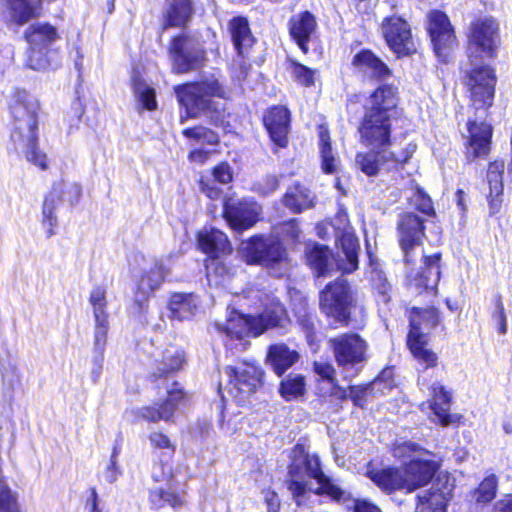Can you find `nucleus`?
<instances>
[{
  "mask_svg": "<svg viewBox=\"0 0 512 512\" xmlns=\"http://www.w3.org/2000/svg\"><path fill=\"white\" fill-rule=\"evenodd\" d=\"M504 162L494 161L489 164L487 172V181L489 184V212L494 215L500 211L503 195V173Z\"/></svg>",
  "mask_w": 512,
  "mask_h": 512,
  "instance_id": "30",
  "label": "nucleus"
},
{
  "mask_svg": "<svg viewBox=\"0 0 512 512\" xmlns=\"http://www.w3.org/2000/svg\"><path fill=\"white\" fill-rule=\"evenodd\" d=\"M175 93L186 111V116L180 117L181 123L187 118H196L204 114L210 118L211 123L218 125L223 109L220 103L212 98H224L226 91L215 75L205 76L199 82L177 86Z\"/></svg>",
  "mask_w": 512,
  "mask_h": 512,
  "instance_id": "3",
  "label": "nucleus"
},
{
  "mask_svg": "<svg viewBox=\"0 0 512 512\" xmlns=\"http://www.w3.org/2000/svg\"><path fill=\"white\" fill-rule=\"evenodd\" d=\"M52 188H58L61 191V202L66 201L70 204V206L78 203L82 189L81 186L77 183H55Z\"/></svg>",
  "mask_w": 512,
  "mask_h": 512,
  "instance_id": "55",
  "label": "nucleus"
},
{
  "mask_svg": "<svg viewBox=\"0 0 512 512\" xmlns=\"http://www.w3.org/2000/svg\"><path fill=\"white\" fill-rule=\"evenodd\" d=\"M10 109L13 117L11 140L22 141L26 137L31 141L38 131L39 101L27 91L17 90Z\"/></svg>",
  "mask_w": 512,
  "mask_h": 512,
  "instance_id": "6",
  "label": "nucleus"
},
{
  "mask_svg": "<svg viewBox=\"0 0 512 512\" xmlns=\"http://www.w3.org/2000/svg\"><path fill=\"white\" fill-rule=\"evenodd\" d=\"M166 25L183 27L193 15L191 0H166Z\"/></svg>",
  "mask_w": 512,
  "mask_h": 512,
  "instance_id": "39",
  "label": "nucleus"
},
{
  "mask_svg": "<svg viewBox=\"0 0 512 512\" xmlns=\"http://www.w3.org/2000/svg\"><path fill=\"white\" fill-rule=\"evenodd\" d=\"M170 273V266L164 260H155L145 267L136 284L135 302L145 303L161 286L165 277Z\"/></svg>",
  "mask_w": 512,
  "mask_h": 512,
  "instance_id": "21",
  "label": "nucleus"
},
{
  "mask_svg": "<svg viewBox=\"0 0 512 512\" xmlns=\"http://www.w3.org/2000/svg\"><path fill=\"white\" fill-rule=\"evenodd\" d=\"M492 317L498 325L499 333L505 334L507 332V319H506L503 303L501 302L500 299L497 300L496 310L493 313Z\"/></svg>",
  "mask_w": 512,
  "mask_h": 512,
  "instance_id": "63",
  "label": "nucleus"
},
{
  "mask_svg": "<svg viewBox=\"0 0 512 512\" xmlns=\"http://www.w3.org/2000/svg\"><path fill=\"white\" fill-rule=\"evenodd\" d=\"M483 58L470 61V68H465V84L468 87L471 100L476 109L487 108L492 105L496 76L489 66L481 63Z\"/></svg>",
  "mask_w": 512,
  "mask_h": 512,
  "instance_id": "12",
  "label": "nucleus"
},
{
  "mask_svg": "<svg viewBox=\"0 0 512 512\" xmlns=\"http://www.w3.org/2000/svg\"><path fill=\"white\" fill-rule=\"evenodd\" d=\"M370 479L383 491L406 490L402 470L386 468L376 472H370Z\"/></svg>",
  "mask_w": 512,
  "mask_h": 512,
  "instance_id": "42",
  "label": "nucleus"
},
{
  "mask_svg": "<svg viewBox=\"0 0 512 512\" xmlns=\"http://www.w3.org/2000/svg\"><path fill=\"white\" fill-rule=\"evenodd\" d=\"M412 206L425 215L431 216L434 214V208L431 198L417 185L412 189V194L409 196Z\"/></svg>",
  "mask_w": 512,
  "mask_h": 512,
  "instance_id": "53",
  "label": "nucleus"
},
{
  "mask_svg": "<svg viewBox=\"0 0 512 512\" xmlns=\"http://www.w3.org/2000/svg\"><path fill=\"white\" fill-rule=\"evenodd\" d=\"M409 159L408 152L396 153L388 147H381L370 148L367 152H358L355 163L361 172L372 177L397 169Z\"/></svg>",
  "mask_w": 512,
  "mask_h": 512,
  "instance_id": "14",
  "label": "nucleus"
},
{
  "mask_svg": "<svg viewBox=\"0 0 512 512\" xmlns=\"http://www.w3.org/2000/svg\"><path fill=\"white\" fill-rule=\"evenodd\" d=\"M427 30L435 54L440 61L447 62L451 51L457 46L449 17L440 10H432L427 16Z\"/></svg>",
  "mask_w": 512,
  "mask_h": 512,
  "instance_id": "15",
  "label": "nucleus"
},
{
  "mask_svg": "<svg viewBox=\"0 0 512 512\" xmlns=\"http://www.w3.org/2000/svg\"><path fill=\"white\" fill-rule=\"evenodd\" d=\"M197 307L198 299L193 293H173L168 302L169 317L179 321L190 319Z\"/></svg>",
  "mask_w": 512,
  "mask_h": 512,
  "instance_id": "33",
  "label": "nucleus"
},
{
  "mask_svg": "<svg viewBox=\"0 0 512 512\" xmlns=\"http://www.w3.org/2000/svg\"><path fill=\"white\" fill-rule=\"evenodd\" d=\"M224 373L228 378L225 390L239 404H244L263 383V371L254 362L242 361L235 366H227Z\"/></svg>",
  "mask_w": 512,
  "mask_h": 512,
  "instance_id": "8",
  "label": "nucleus"
},
{
  "mask_svg": "<svg viewBox=\"0 0 512 512\" xmlns=\"http://www.w3.org/2000/svg\"><path fill=\"white\" fill-rule=\"evenodd\" d=\"M319 146L322 159V170L325 173H334L336 171L337 160L333 154L329 133L323 128H321L319 133Z\"/></svg>",
  "mask_w": 512,
  "mask_h": 512,
  "instance_id": "46",
  "label": "nucleus"
},
{
  "mask_svg": "<svg viewBox=\"0 0 512 512\" xmlns=\"http://www.w3.org/2000/svg\"><path fill=\"white\" fill-rule=\"evenodd\" d=\"M313 369L314 372L323 380H327L329 383L335 382L336 371L332 364L328 362L316 361L313 364Z\"/></svg>",
  "mask_w": 512,
  "mask_h": 512,
  "instance_id": "60",
  "label": "nucleus"
},
{
  "mask_svg": "<svg viewBox=\"0 0 512 512\" xmlns=\"http://www.w3.org/2000/svg\"><path fill=\"white\" fill-rule=\"evenodd\" d=\"M397 233L405 261L410 263L412 262V252L420 245L424 235L423 219L412 212H403L399 215Z\"/></svg>",
  "mask_w": 512,
  "mask_h": 512,
  "instance_id": "20",
  "label": "nucleus"
},
{
  "mask_svg": "<svg viewBox=\"0 0 512 512\" xmlns=\"http://www.w3.org/2000/svg\"><path fill=\"white\" fill-rule=\"evenodd\" d=\"M229 31L238 55L245 57L254 44L249 22L244 17H235L229 22Z\"/></svg>",
  "mask_w": 512,
  "mask_h": 512,
  "instance_id": "32",
  "label": "nucleus"
},
{
  "mask_svg": "<svg viewBox=\"0 0 512 512\" xmlns=\"http://www.w3.org/2000/svg\"><path fill=\"white\" fill-rule=\"evenodd\" d=\"M439 321V312L434 307L413 308L411 310L407 345L414 358L426 369L437 365V354L427 348V335L431 329L438 325Z\"/></svg>",
  "mask_w": 512,
  "mask_h": 512,
  "instance_id": "4",
  "label": "nucleus"
},
{
  "mask_svg": "<svg viewBox=\"0 0 512 512\" xmlns=\"http://www.w3.org/2000/svg\"><path fill=\"white\" fill-rule=\"evenodd\" d=\"M89 303L94 317V351L98 355L96 362L101 368V361L105 351L109 320L107 312L106 290L102 286L94 287L89 295Z\"/></svg>",
  "mask_w": 512,
  "mask_h": 512,
  "instance_id": "17",
  "label": "nucleus"
},
{
  "mask_svg": "<svg viewBox=\"0 0 512 512\" xmlns=\"http://www.w3.org/2000/svg\"><path fill=\"white\" fill-rule=\"evenodd\" d=\"M263 121L271 140L279 147H285L290 124L288 109L283 106H275L267 111Z\"/></svg>",
  "mask_w": 512,
  "mask_h": 512,
  "instance_id": "28",
  "label": "nucleus"
},
{
  "mask_svg": "<svg viewBox=\"0 0 512 512\" xmlns=\"http://www.w3.org/2000/svg\"><path fill=\"white\" fill-rule=\"evenodd\" d=\"M241 251L248 263L265 266L275 277L283 276L288 269L286 251L275 240H265L255 236L242 242Z\"/></svg>",
  "mask_w": 512,
  "mask_h": 512,
  "instance_id": "5",
  "label": "nucleus"
},
{
  "mask_svg": "<svg viewBox=\"0 0 512 512\" xmlns=\"http://www.w3.org/2000/svg\"><path fill=\"white\" fill-rule=\"evenodd\" d=\"M261 206L250 199L227 198L223 204V215L229 225L235 230H245L252 227L258 220Z\"/></svg>",
  "mask_w": 512,
  "mask_h": 512,
  "instance_id": "19",
  "label": "nucleus"
},
{
  "mask_svg": "<svg viewBox=\"0 0 512 512\" xmlns=\"http://www.w3.org/2000/svg\"><path fill=\"white\" fill-rule=\"evenodd\" d=\"M396 105V90L392 86H380L372 93L358 129L364 146L390 148L391 117Z\"/></svg>",
  "mask_w": 512,
  "mask_h": 512,
  "instance_id": "2",
  "label": "nucleus"
},
{
  "mask_svg": "<svg viewBox=\"0 0 512 512\" xmlns=\"http://www.w3.org/2000/svg\"><path fill=\"white\" fill-rule=\"evenodd\" d=\"M133 90L135 97L144 109L152 111L156 109L157 102L155 91L139 78H133Z\"/></svg>",
  "mask_w": 512,
  "mask_h": 512,
  "instance_id": "49",
  "label": "nucleus"
},
{
  "mask_svg": "<svg viewBox=\"0 0 512 512\" xmlns=\"http://www.w3.org/2000/svg\"><path fill=\"white\" fill-rule=\"evenodd\" d=\"M371 282L373 289L377 294L378 303L387 305L390 301L391 285L387 281L384 273L378 270H374L371 273Z\"/></svg>",
  "mask_w": 512,
  "mask_h": 512,
  "instance_id": "51",
  "label": "nucleus"
},
{
  "mask_svg": "<svg viewBox=\"0 0 512 512\" xmlns=\"http://www.w3.org/2000/svg\"><path fill=\"white\" fill-rule=\"evenodd\" d=\"M305 256L307 265L316 277H326L334 271H340V263L328 246L319 243L309 244Z\"/></svg>",
  "mask_w": 512,
  "mask_h": 512,
  "instance_id": "24",
  "label": "nucleus"
},
{
  "mask_svg": "<svg viewBox=\"0 0 512 512\" xmlns=\"http://www.w3.org/2000/svg\"><path fill=\"white\" fill-rule=\"evenodd\" d=\"M25 38L29 44L27 66L33 70L45 69V51L57 39L56 29L47 23L32 24L25 31Z\"/></svg>",
  "mask_w": 512,
  "mask_h": 512,
  "instance_id": "16",
  "label": "nucleus"
},
{
  "mask_svg": "<svg viewBox=\"0 0 512 512\" xmlns=\"http://www.w3.org/2000/svg\"><path fill=\"white\" fill-rule=\"evenodd\" d=\"M17 149H21L26 159L39 167L41 170L48 168L47 156L37 146L38 134L33 135V139L24 137L22 141H12Z\"/></svg>",
  "mask_w": 512,
  "mask_h": 512,
  "instance_id": "44",
  "label": "nucleus"
},
{
  "mask_svg": "<svg viewBox=\"0 0 512 512\" xmlns=\"http://www.w3.org/2000/svg\"><path fill=\"white\" fill-rule=\"evenodd\" d=\"M280 395L286 400L291 401L302 396L305 392V378L300 374H290L281 381Z\"/></svg>",
  "mask_w": 512,
  "mask_h": 512,
  "instance_id": "45",
  "label": "nucleus"
},
{
  "mask_svg": "<svg viewBox=\"0 0 512 512\" xmlns=\"http://www.w3.org/2000/svg\"><path fill=\"white\" fill-rule=\"evenodd\" d=\"M182 134L189 140H193L200 144H217L219 141L218 135L209 128L203 126H196L193 128H186Z\"/></svg>",
  "mask_w": 512,
  "mask_h": 512,
  "instance_id": "50",
  "label": "nucleus"
},
{
  "mask_svg": "<svg viewBox=\"0 0 512 512\" xmlns=\"http://www.w3.org/2000/svg\"><path fill=\"white\" fill-rule=\"evenodd\" d=\"M289 34L296 42L303 53L309 51L308 43L314 37L317 30V21L315 16L309 11L300 12L293 15L289 22Z\"/></svg>",
  "mask_w": 512,
  "mask_h": 512,
  "instance_id": "27",
  "label": "nucleus"
},
{
  "mask_svg": "<svg viewBox=\"0 0 512 512\" xmlns=\"http://www.w3.org/2000/svg\"><path fill=\"white\" fill-rule=\"evenodd\" d=\"M427 457L413 458L401 469L407 492H412L428 484L436 473L438 464Z\"/></svg>",
  "mask_w": 512,
  "mask_h": 512,
  "instance_id": "23",
  "label": "nucleus"
},
{
  "mask_svg": "<svg viewBox=\"0 0 512 512\" xmlns=\"http://www.w3.org/2000/svg\"><path fill=\"white\" fill-rule=\"evenodd\" d=\"M498 480L494 474L487 475L473 492V499L478 504L491 502L497 493Z\"/></svg>",
  "mask_w": 512,
  "mask_h": 512,
  "instance_id": "47",
  "label": "nucleus"
},
{
  "mask_svg": "<svg viewBox=\"0 0 512 512\" xmlns=\"http://www.w3.org/2000/svg\"><path fill=\"white\" fill-rule=\"evenodd\" d=\"M466 158L473 161L477 158H486L491 150V139L493 128L490 124L482 121L467 122Z\"/></svg>",
  "mask_w": 512,
  "mask_h": 512,
  "instance_id": "22",
  "label": "nucleus"
},
{
  "mask_svg": "<svg viewBox=\"0 0 512 512\" xmlns=\"http://www.w3.org/2000/svg\"><path fill=\"white\" fill-rule=\"evenodd\" d=\"M186 362L185 353L182 349L170 345L154 359L151 367V377L156 380L168 379L180 371Z\"/></svg>",
  "mask_w": 512,
  "mask_h": 512,
  "instance_id": "26",
  "label": "nucleus"
},
{
  "mask_svg": "<svg viewBox=\"0 0 512 512\" xmlns=\"http://www.w3.org/2000/svg\"><path fill=\"white\" fill-rule=\"evenodd\" d=\"M0 512H20L16 494L0 480Z\"/></svg>",
  "mask_w": 512,
  "mask_h": 512,
  "instance_id": "54",
  "label": "nucleus"
},
{
  "mask_svg": "<svg viewBox=\"0 0 512 512\" xmlns=\"http://www.w3.org/2000/svg\"><path fill=\"white\" fill-rule=\"evenodd\" d=\"M450 490L443 491L439 483L433 484L430 490L418 495L416 512H446Z\"/></svg>",
  "mask_w": 512,
  "mask_h": 512,
  "instance_id": "35",
  "label": "nucleus"
},
{
  "mask_svg": "<svg viewBox=\"0 0 512 512\" xmlns=\"http://www.w3.org/2000/svg\"><path fill=\"white\" fill-rule=\"evenodd\" d=\"M283 314L280 306L275 307L272 311L265 310L259 316L261 326H256L255 318L247 317L236 311L231 312L228 319L223 323H216L217 329L226 334L231 340H242L247 336L256 337L265 329L278 325Z\"/></svg>",
  "mask_w": 512,
  "mask_h": 512,
  "instance_id": "9",
  "label": "nucleus"
},
{
  "mask_svg": "<svg viewBox=\"0 0 512 512\" xmlns=\"http://www.w3.org/2000/svg\"><path fill=\"white\" fill-rule=\"evenodd\" d=\"M328 343L344 378L354 375L355 368L366 360L367 342L356 333L337 335Z\"/></svg>",
  "mask_w": 512,
  "mask_h": 512,
  "instance_id": "10",
  "label": "nucleus"
},
{
  "mask_svg": "<svg viewBox=\"0 0 512 512\" xmlns=\"http://www.w3.org/2000/svg\"><path fill=\"white\" fill-rule=\"evenodd\" d=\"M212 180L219 182L221 184H228L233 179V172L228 163L222 162L213 168L212 172Z\"/></svg>",
  "mask_w": 512,
  "mask_h": 512,
  "instance_id": "58",
  "label": "nucleus"
},
{
  "mask_svg": "<svg viewBox=\"0 0 512 512\" xmlns=\"http://www.w3.org/2000/svg\"><path fill=\"white\" fill-rule=\"evenodd\" d=\"M353 301L350 286L345 279L329 283L319 295L321 311L338 322H346L350 318Z\"/></svg>",
  "mask_w": 512,
  "mask_h": 512,
  "instance_id": "13",
  "label": "nucleus"
},
{
  "mask_svg": "<svg viewBox=\"0 0 512 512\" xmlns=\"http://www.w3.org/2000/svg\"><path fill=\"white\" fill-rule=\"evenodd\" d=\"M61 203V191L58 188H52L45 196L42 204L41 224L45 230L47 238L55 235V228L58 226L57 208Z\"/></svg>",
  "mask_w": 512,
  "mask_h": 512,
  "instance_id": "36",
  "label": "nucleus"
},
{
  "mask_svg": "<svg viewBox=\"0 0 512 512\" xmlns=\"http://www.w3.org/2000/svg\"><path fill=\"white\" fill-rule=\"evenodd\" d=\"M278 229L279 233L284 238L291 241H296L301 234V230L296 219H291L287 222L282 223Z\"/></svg>",
  "mask_w": 512,
  "mask_h": 512,
  "instance_id": "59",
  "label": "nucleus"
},
{
  "mask_svg": "<svg viewBox=\"0 0 512 512\" xmlns=\"http://www.w3.org/2000/svg\"><path fill=\"white\" fill-rule=\"evenodd\" d=\"M381 31L389 48L400 56H407L416 51L410 25L401 17H386L381 24Z\"/></svg>",
  "mask_w": 512,
  "mask_h": 512,
  "instance_id": "18",
  "label": "nucleus"
},
{
  "mask_svg": "<svg viewBox=\"0 0 512 512\" xmlns=\"http://www.w3.org/2000/svg\"><path fill=\"white\" fill-rule=\"evenodd\" d=\"M353 64L371 77L385 79L390 75L387 65L369 50H363L356 54Z\"/></svg>",
  "mask_w": 512,
  "mask_h": 512,
  "instance_id": "41",
  "label": "nucleus"
},
{
  "mask_svg": "<svg viewBox=\"0 0 512 512\" xmlns=\"http://www.w3.org/2000/svg\"><path fill=\"white\" fill-rule=\"evenodd\" d=\"M440 254L427 256L424 259V267L412 280V285L416 288L433 290L440 280Z\"/></svg>",
  "mask_w": 512,
  "mask_h": 512,
  "instance_id": "37",
  "label": "nucleus"
},
{
  "mask_svg": "<svg viewBox=\"0 0 512 512\" xmlns=\"http://www.w3.org/2000/svg\"><path fill=\"white\" fill-rule=\"evenodd\" d=\"M336 242L339 245L345 259L338 260L340 271L351 273L358 269V239L348 229L343 228L340 233H336Z\"/></svg>",
  "mask_w": 512,
  "mask_h": 512,
  "instance_id": "29",
  "label": "nucleus"
},
{
  "mask_svg": "<svg viewBox=\"0 0 512 512\" xmlns=\"http://www.w3.org/2000/svg\"><path fill=\"white\" fill-rule=\"evenodd\" d=\"M149 441L154 448L168 450L172 454L175 446L172 444L167 435L161 432H153L149 435Z\"/></svg>",
  "mask_w": 512,
  "mask_h": 512,
  "instance_id": "61",
  "label": "nucleus"
},
{
  "mask_svg": "<svg viewBox=\"0 0 512 512\" xmlns=\"http://www.w3.org/2000/svg\"><path fill=\"white\" fill-rule=\"evenodd\" d=\"M169 54L173 71L179 74L199 69L206 60L204 42L199 37L187 34L173 38Z\"/></svg>",
  "mask_w": 512,
  "mask_h": 512,
  "instance_id": "11",
  "label": "nucleus"
},
{
  "mask_svg": "<svg viewBox=\"0 0 512 512\" xmlns=\"http://www.w3.org/2000/svg\"><path fill=\"white\" fill-rule=\"evenodd\" d=\"M298 359L299 354L283 343L271 345L267 354V363L278 376L285 373Z\"/></svg>",
  "mask_w": 512,
  "mask_h": 512,
  "instance_id": "34",
  "label": "nucleus"
},
{
  "mask_svg": "<svg viewBox=\"0 0 512 512\" xmlns=\"http://www.w3.org/2000/svg\"><path fill=\"white\" fill-rule=\"evenodd\" d=\"M492 512H512V494H507L496 501Z\"/></svg>",
  "mask_w": 512,
  "mask_h": 512,
  "instance_id": "64",
  "label": "nucleus"
},
{
  "mask_svg": "<svg viewBox=\"0 0 512 512\" xmlns=\"http://www.w3.org/2000/svg\"><path fill=\"white\" fill-rule=\"evenodd\" d=\"M283 204L294 213H300L313 206L314 194L306 187L295 184L288 188L283 197Z\"/></svg>",
  "mask_w": 512,
  "mask_h": 512,
  "instance_id": "40",
  "label": "nucleus"
},
{
  "mask_svg": "<svg viewBox=\"0 0 512 512\" xmlns=\"http://www.w3.org/2000/svg\"><path fill=\"white\" fill-rule=\"evenodd\" d=\"M500 42L499 22L492 16H482L470 23L467 55L472 62L477 58H493Z\"/></svg>",
  "mask_w": 512,
  "mask_h": 512,
  "instance_id": "7",
  "label": "nucleus"
},
{
  "mask_svg": "<svg viewBox=\"0 0 512 512\" xmlns=\"http://www.w3.org/2000/svg\"><path fill=\"white\" fill-rule=\"evenodd\" d=\"M430 391L432 394V402L430 407L433 411V414L441 425H449L451 423L449 414L451 400L450 393L446 391L444 386L439 382H434L430 387Z\"/></svg>",
  "mask_w": 512,
  "mask_h": 512,
  "instance_id": "38",
  "label": "nucleus"
},
{
  "mask_svg": "<svg viewBox=\"0 0 512 512\" xmlns=\"http://www.w3.org/2000/svg\"><path fill=\"white\" fill-rule=\"evenodd\" d=\"M278 186L279 180L275 175H266L253 184V189L262 195H269L276 191Z\"/></svg>",
  "mask_w": 512,
  "mask_h": 512,
  "instance_id": "57",
  "label": "nucleus"
},
{
  "mask_svg": "<svg viewBox=\"0 0 512 512\" xmlns=\"http://www.w3.org/2000/svg\"><path fill=\"white\" fill-rule=\"evenodd\" d=\"M215 181L211 178L202 177L200 180V190L208 198L215 200L221 195V190L215 185Z\"/></svg>",
  "mask_w": 512,
  "mask_h": 512,
  "instance_id": "62",
  "label": "nucleus"
},
{
  "mask_svg": "<svg viewBox=\"0 0 512 512\" xmlns=\"http://www.w3.org/2000/svg\"><path fill=\"white\" fill-rule=\"evenodd\" d=\"M393 455L399 459H413L421 456H431L432 454L413 442H402L395 445Z\"/></svg>",
  "mask_w": 512,
  "mask_h": 512,
  "instance_id": "52",
  "label": "nucleus"
},
{
  "mask_svg": "<svg viewBox=\"0 0 512 512\" xmlns=\"http://www.w3.org/2000/svg\"><path fill=\"white\" fill-rule=\"evenodd\" d=\"M290 68L297 82L307 87L314 85L316 70H312L295 61H291Z\"/></svg>",
  "mask_w": 512,
  "mask_h": 512,
  "instance_id": "56",
  "label": "nucleus"
},
{
  "mask_svg": "<svg viewBox=\"0 0 512 512\" xmlns=\"http://www.w3.org/2000/svg\"><path fill=\"white\" fill-rule=\"evenodd\" d=\"M288 489L296 504H302V496L307 490L316 495H327L342 504L352 502L355 512H381L374 504L365 500L353 499L351 494L328 478L320 467L316 455L296 456L289 467Z\"/></svg>",
  "mask_w": 512,
  "mask_h": 512,
  "instance_id": "1",
  "label": "nucleus"
},
{
  "mask_svg": "<svg viewBox=\"0 0 512 512\" xmlns=\"http://www.w3.org/2000/svg\"><path fill=\"white\" fill-rule=\"evenodd\" d=\"M41 6V0H12L10 4L11 21L17 25H24L36 17Z\"/></svg>",
  "mask_w": 512,
  "mask_h": 512,
  "instance_id": "43",
  "label": "nucleus"
},
{
  "mask_svg": "<svg viewBox=\"0 0 512 512\" xmlns=\"http://www.w3.org/2000/svg\"><path fill=\"white\" fill-rule=\"evenodd\" d=\"M167 399L160 408L146 406L132 411L138 418L155 423L159 420L169 421L176 406L184 398V392L177 382L167 388Z\"/></svg>",
  "mask_w": 512,
  "mask_h": 512,
  "instance_id": "25",
  "label": "nucleus"
},
{
  "mask_svg": "<svg viewBox=\"0 0 512 512\" xmlns=\"http://www.w3.org/2000/svg\"><path fill=\"white\" fill-rule=\"evenodd\" d=\"M197 242L200 250L213 258L231 251L227 236L218 229L210 228L200 231Z\"/></svg>",
  "mask_w": 512,
  "mask_h": 512,
  "instance_id": "31",
  "label": "nucleus"
},
{
  "mask_svg": "<svg viewBox=\"0 0 512 512\" xmlns=\"http://www.w3.org/2000/svg\"><path fill=\"white\" fill-rule=\"evenodd\" d=\"M231 269L219 259H211L206 264V275L210 285L219 286L232 275Z\"/></svg>",
  "mask_w": 512,
  "mask_h": 512,
  "instance_id": "48",
  "label": "nucleus"
}]
</instances>
